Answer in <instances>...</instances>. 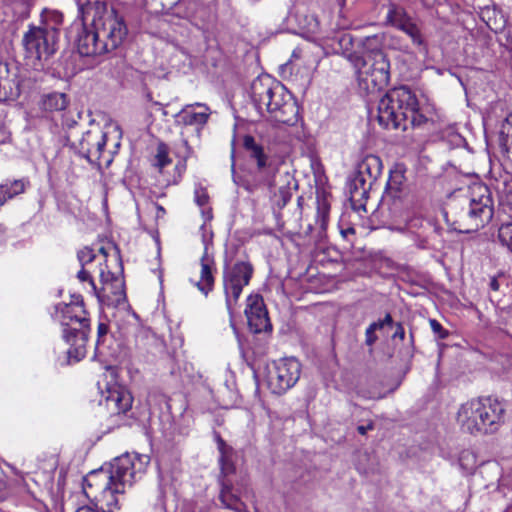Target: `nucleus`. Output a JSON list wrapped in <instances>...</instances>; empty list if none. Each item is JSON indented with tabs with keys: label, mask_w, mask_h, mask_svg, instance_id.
I'll list each match as a JSON object with an SVG mask.
<instances>
[{
	"label": "nucleus",
	"mask_w": 512,
	"mask_h": 512,
	"mask_svg": "<svg viewBox=\"0 0 512 512\" xmlns=\"http://www.w3.org/2000/svg\"><path fill=\"white\" fill-rule=\"evenodd\" d=\"M406 167L404 162H394L389 168V177L386 183L385 192L382 197L383 204H387L392 210L398 203L402 202V187L406 181Z\"/></svg>",
	"instance_id": "5701e85b"
},
{
	"label": "nucleus",
	"mask_w": 512,
	"mask_h": 512,
	"mask_svg": "<svg viewBox=\"0 0 512 512\" xmlns=\"http://www.w3.org/2000/svg\"><path fill=\"white\" fill-rule=\"evenodd\" d=\"M311 169L314 175L316 195L315 225L318 226V236L322 238L328 228L333 196L322 162H311Z\"/></svg>",
	"instance_id": "4468645a"
},
{
	"label": "nucleus",
	"mask_w": 512,
	"mask_h": 512,
	"mask_svg": "<svg viewBox=\"0 0 512 512\" xmlns=\"http://www.w3.org/2000/svg\"><path fill=\"white\" fill-rule=\"evenodd\" d=\"M107 143L106 133L98 131H87L83 134L79 142V157L86 160H113L116 154V150L108 151V155H105L104 147Z\"/></svg>",
	"instance_id": "4be33fe9"
},
{
	"label": "nucleus",
	"mask_w": 512,
	"mask_h": 512,
	"mask_svg": "<svg viewBox=\"0 0 512 512\" xmlns=\"http://www.w3.org/2000/svg\"><path fill=\"white\" fill-rule=\"evenodd\" d=\"M195 202L198 206L203 207L209 203V194L206 188L199 187L194 192Z\"/></svg>",
	"instance_id": "a18cd8bd"
},
{
	"label": "nucleus",
	"mask_w": 512,
	"mask_h": 512,
	"mask_svg": "<svg viewBox=\"0 0 512 512\" xmlns=\"http://www.w3.org/2000/svg\"><path fill=\"white\" fill-rule=\"evenodd\" d=\"M383 38L378 34L357 41V48L367 61L358 70V88L366 95L383 91L390 83V60L382 49Z\"/></svg>",
	"instance_id": "1a4fd4ad"
},
{
	"label": "nucleus",
	"mask_w": 512,
	"mask_h": 512,
	"mask_svg": "<svg viewBox=\"0 0 512 512\" xmlns=\"http://www.w3.org/2000/svg\"><path fill=\"white\" fill-rule=\"evenodd\" d=\"M53 317L61 326V337L68 345V363H78L87 355L91 317L81 294H71L68 303L55 305Z\"/></svg>",
	"instance_id": "20e7f679"
},
{
	"label": "nucleus",
	"mask_w": 512,
	"mask_h": 512,
	"mask_svg": "<svg viewBox=\"0 0 512 512\" xmlns=\"http://www.w3.org/2000/svg\"><path fill=\"white\" fill-rule=\"evenodd\" d=\"M382 167L383 162H357L356 172L349 186V201L354 211L366 212L369 192Z\"/></svg>",
	"instance_id": "ddd939ff"
},
{
	"label": "nucleus",
	"mask_w": 512,
	"mask_h": 512,
	"mask_svg": "<svg viewBox=\"0 0 512 512\" xmlns=\"http://www.w3.org/2000/svg\"><path fill=\"white\" fill-rule=\"evenodd\" d=\"M217 448L219 450L220 455L226 454L229 452H233L232 447L228 446L225 440L221 437L220 434H216Z\"/></svg>",
	"instance_id": "8fccbe9b"
},
{
	"label": "nucleus",
	"mask_w": 512,
	"mask_h": 512,
	"mask_svg": "<svg viewBox=\"0 0 512 512\" xmlns=\"http://www.w3.org/2000/svg\"><path fill=\"white\" fill-rule=\"evenodd\" d=\"M186 0H145V6L151 14H171L183 11Z\"/></svg>",
	"instance_id": "c9c22d12"
},
{
	"label": "nucleus",
	"mask_w": 512,
	"mask_h": 512,
	"mask_svg": "<svg viewBox=\"0 0 512 512\" xmlns=\"http://www.w3.org/2000/svg\"><path fill=\"white\" fill-rule=\"evenodd\" d=\"M172 153L178 160H188L195 156L194 148L189 144L188 139L181 132L178 139L174 140L169 146L163 141H158L156 147L155 160H171L169 154Z\"/></svg>",
	"instance_id": "a878e982"
},
{
	"label": "nucleus",
	"mask_w": 512,
	"mask_h": 512,
	"mask_svg": "<svg viewBox=\"0 0 512 512\" xmlns=\"http://www.w3.org/2000/svg\"><path fill=\"white\" fill-rule=\"evenodd\" d=\"M22 45L26 58L38 61L48 60L58 50V43L34 24L28 25V30L22 38Z\"/></svg>",
	"instance_id": "a211bd4d"
},
{
	"label": "nucleus",
	"mask_w": 512,
	"mask_h": 512,
	"mask_svg": "<svg viewBox=\"0 0 512 512\" xmlns=\"http://www.w3.org/2000/svg\"><path fill=\"white\" fill-rule=\"evenodd\" d=\"M374 427H375L374 422H373V421H369L367 425H359V426L357 427V431H358V433H359V434H361V435H366V433H367L368 431L373 430V429H374Z\"/></svg>",
	"instance_id": "603ef678"
},
{
	"label": "nucleus",
	"mask_w": 512,
	"mask_h": 512,
	"mask_svg": "<svg viewBox=\"0 0 512 512\" xmlns=\"http://www.w3.org/2000/svg\"><path fill=\"white\" fill-rule=\"evenodd\" d=\"M314 48L315 47L311 45L297 46L293 50L291 58L286 64V67L291 71H299L301 68H303L307 74H309L310 71L317 68L320 62L319 54L314 53Z\"/></svg>",
	"instance_id": "cd10ccee"
},
{
	"label": "nucleus",
	"mask_w": 512,
	"mask_h": 512,
	"mask_svg": "<svg viewBox=\"0 0 512 512\" xmlns=\"http://www.w3.org/2000/svg\"><path fill=\"white\" fill-rule=\"evenodd\" d=\"M497 239L499 243L512 253V222H498Z\"/></svg>",
	"instance_id": "a19ab883"
},
{
	"label": "nucleus",
	"mask_w": 512,
	"mask_h": 512,
	"mask_svg": "<svg viewBox=\"0 0 512 512\" xmlns=\"http://www.w3.org/2000/svg\"><path fill=\"white\" fill-rule=\"evenodd\" d=\"M176 16L186 19L203 34L210 33L218 21L216 4L198 0H186L183 11L176 12Z\"/></svg>",
	"instance_id": "f3484780"
},
{
	"label": "nucleus",
	"mask_w": 512,
	"mask_h": 512,
	"mask_svg": "<svg viewBox=\"0 0 512 512\" xmlns=\"http://www.w3.org/2000/svg\"><path fill=\"white\" fill-rule=\"evenodd\" d=\"M245 315L249 330L254 334L271 332L272 324L264 299L260 294H251L247 297Z\"/></svg>",
	"instance_id": "aec40b11"
},
{
	"label": "nucleus",
	"mask_w": 512,
	"mask_h": 512,
	"mask_svg": "<svg viewBox=\"0 0 512 512\" xmlns=\"http://www.w3.org/2000/svg\"><path fill=\"white\" fill-rule=\"evenodd\" d=\"M502 129V133H506L511 138L507 152L512 153V112L506 116Z\"/></svg>",
	"instance_id": "49530a36"
},
{
	"label": "nucleus",
	"mask_w": 512,
	"mask_h": 512,
	"mask_svg": "<svg viewBox=\"0 0 512 512\" xmlns=\"http://www.w3.org/2000/svg\"><path fill=\"white\" fill-rule=\"evenodd\" d=\"M186 168V162H154L149 172L151 184L159 189L177 185Z\"/></svg>",
	"instance_id": "412c9836"
},
{
	"label": "nucleus",
	"mask_w": 512,
	"mask_h": 512,
	"mask_svg": "<svg viewBox=\"0 0 512 512\" xmlns=\"http://www.w3.org/2000/svg\"><path fill=\"white\" fill-rule=\"evenodd\" d=\"M301 363L295 357H284L267 367V383L274 394L282 395L299 380Z\"/></svg>",
	"instance_id": "2eb2a0df"
},
{
	"label": "nucleus",
	"mask_w": 512,
	"mask_h": 512,
	"mask_svg": "<svg viewBox=\"0 0 512 512\" xmlns=\"http://www.w3.org/2000/svg\"><path fill=\"white\" fill-rule=\"evenodd\" d=\"M253 275L254 266L248 260H238L230 267L224 268L222 284L226 308L231 319L243 288L249 285Z\"/></svg>",
	"instance_id": "9b49d317"
},
{
	"label": "nucleus",
	"mask_w": 512,
	"mask_h": 512,
	"mask_svg": "<svg viewBox=\"0 0 512 512\" xmlns=\"http://www.w3.org/2000/svg\"><path fill=\"white\" fill-rule=\"evenodd\" d=\"M382 321L384 323V326L393 324V318L390 313H387L385 317L382 319Z\"/></svg>",
	"instance_id": "bf43d9fd"
},
{
	"label": "nucleus",
	"mask_w": 512,
	"mask_h": 512,
	"mask_svg": "<svg viewBox=\"0 0 512 512\" xmlns=\"http://www.w3.org/2000/svg\"><path fill=\"white\" fill-rule=\"evenodd\" d=\"M149 463L148 455L126 453L116 457L108 469L93 470L84 477L83 492L100 512H117L121 509L119 496L143 478Z\"/></svg>",
	"instance_id": "f257e3e1"
},
{
	"label": "nucleus",
	"mask_w": 512,
	"mask_h": 512,
	"mask_svg": "<svg viewBox=\"0 0 512 512\" xmlns=\"http://www.w3.org/2000/svg\"><path fill=\"white\" fill-rule=\"evenodd\" d=\"M386 20L391 26L405 33L419 53L426 54L428 52V43L418 21L411 17L403 7L390 5Z\"/></svg>",
	"instance_id": "dca6fc26"
},
{
	"label": "nucleus",
	"mask_w": 512,
	"mask_h": 512,
	"mask_svg": "<svg viewBox=\"0 0 512 512\" xmlns=\"http://www.w3.org/2000/svg\"><path fill=\"white\" fill-rule=\"evenodd\" d=\"M279 187L274 191L270 197L273 212L280 215L282 209L291 201L293 196V189H297L298 185L294 180L293 175L288 171H281V176H278Z\"/></svg>",
	"instance_id": "393cba45"
},
{
	"label": "nucleus",
	"mask_w": 512,
	"mask_h": 512,
	"mask_svg": "<svg viewBox=\"0 0 512 512\" xmlns=\"http://www.w3.org/2000/svg\"><path fill=\"white\" fill-rule=\"evenodd\" d=\"M393 338H399L400 340H404L405 330H404L402 323L399 322L396 324V330L393 334Z\"/></svg>",
	"instance_id": "864d4df0"
},
{
	"label": "nucleus",
	"mask_w": 512,
	"mask_h": 512,
	"mask_svg": "<svg viewBox=\"0 0 512 512\" xmlns=\"http://www.w3.org/2000/svg\"><path fill=\"white\" fill-rule=\"evenodd\" d=\"M200 267V277L194 285L201 294L207 297L214 290L215 274L217 273L215 260L208 255L207 250L204 251L200 259Z\"/></svg>",
	"instance_id": "c85d7f7f"
},
{
	"label": "nucleus",
	"mask_w": 512,
	"mask_h": 512,
	"mask_svg": "<svg viewBox=\"0 0 512 512\" xmlns=\"http://www.w3.org/2000/svg\"><path fill=\"white\" fill-rule=\"evenodd\" d=\"M115 250V269L112 270L108 265V251L105 247H100L98 253L88 246H85L77 253V259L81 269L77 272V278L80 282H88L93 295L99 301L110 298L109 294L120 300L125 296L123 263L119 248L112 244Z\"/></svg>",
	"instance_id": "f03ea898"
},
{
	"label": "nucleus",
	"mask_w": 512,
	"mask_h": 512,
	"mask_svg": "<svg viewBox=\"0 0 512 512\" xmlns=\"http://www.w3.org/2000/svg\"><path fill=\"white\" fill-rule=\"evenodd\" d=\"M105 408L114 426L131 425L132 405L134 398L131 392L117 382L107 383L105 389H101Z\"/></svg>",
	"instance_id": "f8f14e48"
},
{
	"label": "nucleus",
	"mask_w": 512,
	"mask_h": 512,
	"mask_svg": "<svg viewBox=\"0 0 512 512\" xmlns=\"http://www.w3.org/2000/svg\"><path fill=\"white\" fill-rule=\"evenodd\" d=\"M30 187V181L28 178H21L15 180H6L0 184L2 195L5 198V202L15 198L16 196L25 192Z\"/></svg>",
	"instance_id": "4c0bfd02"
},
{
	"label": "nucleus",
	"mask_w": 512,
	"mask_h": 512,
	"mask_svg": "<svg viewBox=\"0 0 512 512\" xmlns=\"http://www.w3.org/2000/svg\"><path fill=\"white\" fill-rule=\"evenodd\" d=\"M307 157L309 158V160H317L316 155H315L314 151H312V150L309 152Z\"/></svg>",
	"instance_id": "680f3d73"
},
{
	"label": "nucleus",
	"mask_w": 512,
	"mask_h": 512,
	"mask_svg": "<svg viewBox=\"0 0 512 512\" xmlns=\"http://www.w3.org/2000/svg\"><path fill=\"white\" fill-rule=\"evenodd\" d=\"M370 326H374V330L377 331L384 327V323L382 319H379L378 321L372 322Z\"/></svg>",
	"instance_id": "13d9d810"
},
{
	"label": "nucleus",
	"mask_w": 512,
	"mask_h": 512,
	"mask_svg": "<svg viewBox=\"0 0 512 512\" xmlns=\"http://www.w3.org/2000/svg\"><path fill=\"white\" fill-rule=\"evenodd\" d=\"M338 3L340 5V7L342 8L345 6L346 0H338Z\"/></svg>",
	"instance_id": "774afa93"
},
{
	"label": "nucleus",
	"mask_w": 512,
	"mask_h": 512,
	"mask_svg": "<svg viewBox=\"0 0 512 512\" xmlns=\"http://www.w3.org/2000/svg\"><path fill=\"white\" fill-rule=\"evenodd\" d=\"M75 512H100L98 509H94L91 506L84 505L79 507Z\"/></svg>",
	"instance_id": "4d7b16f0"
},
{
	"label": "nucleus",
	"mask_w": 512,
	"mask_h": 512,
	"mask_svg": "<svg viewBox=\"0 0 512 512\" xmlns=\"http://www.w3.org/2000/svg\"><path fill=\"white\" fill-rule=\"evenodd\" d=\"M337 53H340L352 66L356 81L358 82V70L367 66V61L357 48V42L352 34L341 33L337 37Z\"/></svg>",
	"instance_id": "b1692460"
},
{
	"label": "nucleus",
	"mask_w": 512,
	"mask_h": 512,
	"mask_svg": "<svg viewBox=\"0 0 512 512\" xmlns=\"http://www.w3.org/2000/svg\"><path fill=\"white\" fill-rule=\"evenodd\" d=\"M233 452L220 455L219 464L223 479H229L230 475L235 474L236 466L232 459Z\"/></svg>",
	"instance_id": "79ce46f5"
},
{
	"label": "nucleus",
	"mask_w": 512,
	"mask_h": 512,
	"mask_svg": "<svg viewBox=\"0 0 512 512\" xmlns=\"http://www.w3.org/2000/svg\"><path fill=\"white\" fill-rule=\"evenodd\" d=\"M81 118V113L79 112H71L70 110H65L61 113V125L63 128L71 129L73 128L78 119Z\"/></svg>",
	"instance_id": "37998d69"
},
{
	"label": "nucleus",
	"mask_w": 512,
	"mask_h": 512,
	"mask_svg": "<svg viewBox=\"0 0 512 512\" xmlns=\"http://www.w3.org/2000/svg\"><path fill=\"white\" fill-rule=\"evenodd\" d=\"M242 148L254 160H267L264 146L257 142L255 137L246 134L242 138Z\"/></svg>",
	"instance_id": "58836bf2"
},
{
	"label": "nucleus",
	"mask_w": 512,
	"mask_h": 512,
	"mask_svg": "<svg viewBox=\"0 0 512 512\" xmlns=\"http://www.w3.org/2000/svg\"><path fill=\"white\" fill-rule=\"evenodd\" d=\"M304 201H305V199H304V197H303V196H298V197H297V206H298V208H299L301 211H302V209H303Z\"/></svg>",
	"instance_id": "052dcab7"
},
{
	"label": "nucleus",
	"mask_w": 512,
	"mask_h": 512,
	"mask_svg": "<svg viewBox=\"0 0 512 512\" xmlns=\"http://www.w3.org/2000/svg\"><path fill=\"white\" fill-rule=\"evenodd\" d=\"M67 94L60 92H51L41 97L39 107L44 112L54 113L65 111L69 105Z\"/></svg>",
	"instance_id": "f704fd0d"
},
{
	"label": "nucleus",
	"mask_w": 512,
	"mask_h": 512,
	"mask_svg": "<svg viewBox=\"0 0 512 512\" xmlns=\"http://www.w3.org/2000/svg\"><path fill=\"white\" fill-rule=\"evenodd\" d=\"M219 500L223 506L235 512L245 510V504L240 497L233 493V484L229 479H222Z\"/></svg>",
	"instance_id": "72a5a7b5"
},
{
	"label": "nucleus",
	"mask_w": 512,
	"mask_h": 512,
	"mask_svg": "<svg viewBox=\"0 0 512 512\" xmlns=\"http://www.w3.org/2000/svg\"><path fill=\"white\" fill-rule=\"evenodd\" d=\"M112 338L113 336L110 333L109 324L105 322H99L97 326V338L95 343L94 357H114L116 355V350L110 347V342L112 341Z\"/></svg>",
	"instance_id": "473e14b6"
},
{
	"label": "nucleus",
	"mask_w": 512,
	"mask_h": 512,
	"mask_svg": "<svg viewBox=\"0 0 512 512\" xmlns=\"http://www.w3.org/2000/svg\"><path fill=\"white\" fill-rule=\"evenodd\" d=\"M146 97L153 104L154 100L152 98V94L151 93H147Z\"/></svg>",
	"instance_id": "338daca9"
},
{
	"label": "nucleus",
	"mask_w": 512,
	"mask_h": 512,
	"mask_svg": "<svg viewBox=\"0 0 512 512\" xmlns=\"http://www.w3.org/2000/svg\"><path fill=\"white\" fill-rule=\"evenodd\" d=\"M499 277H503V274H499L498 276H492L489 280V291L490 292H498L500 289Z\"/></svg>",
	"instance_id": "3c124183"
},
{
	"label": "nucleus",
	"mask_w": 512,
	"mask_h": 512,
	"mask_svg": "<svg viewBox=\"0 0 512 512\" xmlns=\"http://www.w3.org/2000/svg\"><path fill=\"white\" fill-rule=\"evenodd\" d=\"M489 172L505 186L499 198L496 220L512 222V162H489Z\"/></svg>",
	"instance_id": "6ab92c4d"
},
{
	"label": "nucleus",
	"mask_w": 512,
	"mask_h": 512,
	"mask_svg": "<svg viewBox=\"0 0 512 512\" xmlns=\"http://www.w3.org/2000/svg\"><path fill=\"white\" fill-rule=\"evenodd\" d=\"M480 19L493 32H501L506 25V19L502 12L494 6H485L479 12Z\"/></svg>",
	"instance_id": "e433bc0d"
},
{
	"label": "nucleus",
	"mask_w": 512,
	"mask_h": 512,
	"mask_svg": "<svg viewBox=\"0 0 512 512\" xmlns=\"http://www.w3.org/2000/svg\"><path fill=\"white\" fill-rule=\"evenodd\" d=\"M423 5L430 6L435 0H421Z\"/></svg>",
	"instance_id": "0e129e2a"
},
{
	"label": "nucleus",
	"mask_w": 512,
	"mask_h": 512,
	"mask_svg": "<svg viewBox=\"0 0 512 512\" xmlns=\"http://www.w3.org/2000/svg\"><path fill=\"white\" fill-rule=\"evenodd\" d=\"M338 227H339V230H340V234L342 235V237L344 239H348L350 235H355L356 234V230L353 226H350V225H344V221L343 219H341L338 223Z\"/></svg>",
	"instance_id": "de8ad7c7"
},
{
	"label": "nucleus",
	"mask_w": 512,
	"mask_h": 512,
	"mask_svg": "<svg viewBox=\"0 0 512 512\" xmlns=\"http://www.w3.org/2000/svg\"><path fill=\"white\" fill-rule=\"evenodd\" d=\"M505 415V405L497 397L479 396L460 405L456 423L464 434L492 435L504 425Z\"/></svg>",
	"instance_id": "0eeeda50"
},
{
	"label": "nucleus",
	"mask_w": 512,
	"mask_h": 512,
	"mask_svg": "<svg viewBox=\"0 0 512 512\" xmlns=\"http://www.w3.org/2000/svg\"><path fill=\"white\" fill-rule=\"evenodd\" d=\"M153 105L157 107V111H160L161 112V115L165 118L168 116V111L165 109V106L158 102V101H154L153 102Z\"/></svg>",
	"instance_id": "6e6d98bb"
},
{
	"label": "nucleus",
	"mask_w": 512,
	"mask_h": 512,
	"mask_svg": "<svg viewBox=\"0 0 512 512\" xmlns=\"http://www.w3.org/2000/svg\"><path fill=\"white\" fill-rule=\"evenodd\" d=\"M85 23V21H83ZM128 33L123 17L116 10L103 11L94 16L92 27L83 24L77 38V49L82 56H96L118 48Z\"/></svg>",
	"instance_id": "423d86ee"
},
{
	"label": "nucleus",
	"mask_w": 512,
	"mask_h": 512,
	"mask_svg": "<svg viewBox=\"0 0 512 512\" xmlns=\"http://www.w3.org/2000/svg\"><path fill=\"white\" fill-rule=\"evenodd\" d=\"M378 340L374 326H368L365 331V343L368 346H373Z\"/></svg>",
	"instance_id": "09e8293b"
},
{
	"label": "nucleus",
	"mask_w": 512,
	"mask_h": 512,
	"mask_svg": "<svg viewBox=\"0 0 512 512\" xmlns=\"http://www.w3.org/2000/svg\"><path fill=\"white\" fill-rule=\"evenodd\" d=\"M78 8V18L86 21L87 17L91 14L92 10L100 13L101 9H105V3L100 0H75Z\"/></svg>",
	"instance_id": "ea45409f"
},
{
	"label": "nucleus",
	"mask_w": 512,
	"mask_h": 512,
	"mask_svg": "<svg viewBox=\"0 0 512 512\" xmlns=\"http://www.w3.org/2000/svg\"><path fill=\"white\" fill-rule=\"evenodd\" d=\"M430 146L436 150L445 151L448 149V143L445 140H440L436 143L430 144Z\"/></svg>",
	"instance_id": "5fc2aeb1"
},
{
	"label": "nucleus",
	"mask_w": 512,
	"mask_h": 512,
	"mask_svg": "<svg viewBox=\"0 0 512 512\" xmlns=\"http://www.w3.org/2000/svg\"><path fill=\"white\" fill-rule=\"evenodd\" d=\"M0 191H2V190L0 189ZM5 203H6V202H5V198H4V196L2 195V192H0V208H1Z\"/></svg>",
	"instance_id": "e2e57ef3"
},
{
	"label": "nucleus",
	"mask_w": 512,
	"mask_h": 512,
	"mask_svg": "<svg viewBox=\"0 0 512 512\" xmlns=\"http://www.w3.org/2000/svg\"><path fill=\"white\" fill-rule=\"evenodd\" d=\"M493 215L492 193L483 183L469 186L465 193L454 194L444 210V218L451 229L466 234L484 228Z\"/></svg>",
	"instance_id": "7ed1b4c3"
},
{
	"label": "nucleus",
	"mask_w": 512,
	"mask_h": 512,
	"mask_svg": "<svg viewBox=\"0 0 512 512\" xmlns=\"http://www.w3.org/2000/svg\"><path fill=\"white\" fill-rule=\"evenodd\" d=\"M64 22V15L59 10L44 8L40 14V24L36 25L49 37L59 43L60 31Z\"/></svg>",
	"instance_id": "7c9ffc66"
},
{
	"label": "nucleus",
	"mask_w": 512,
	"mask_h": 512,
	"mask_svg": "<svg viewBox=\"0 0 512 512\" xmlns=\"http://www.w3.org/2000/svg\"><path fill=\"white\" fill-rule=\"evenodd\" d=\"M210 114V108L206 104L196 103L195 105L185 106L174 117L177 118L179 124L195 126L199 130L206 125Z\"/></svg>",
	"instance_id": "bb28decb"
},
{
	"label": "nucleus",
	"mask_w": 512,
	"mask_h": 512,
	"mask_svg": "<svg viewBox=\"0 0 512 512\" xmlns=\"http://www.w3.org/2000/svg\"><path fill=\"white\" fill-rule=\"evenodd\" d=\"M289 136L279 130H273L269 134L267 150L268 152L279 160H285L286 157H290L292 147L289 141Z\"/></svg>",
	"instance_id": "2f4dec72"
},
{
	"label": "nucleus",
	"mask_w": 512,
	"mask_h": 512,
	"mask_svg": "<svg viewBox=\"0 0 512 512\" xmlns=\"http://www.w3.org/2000/svg\"><path fill=\"white\" fill-rule=\"evenodd\" d=\"M432 332L436 335V337L440 340H444L448 338L449 331L445 329L442 324L436 319H430L429 321Z\"/></svg>",
	"instance_id": "c03bdc74"
},
{
	"label": "nucleus",
	"mask_w": 512,
	"mask_h": 512,
	"mask_svg": "<svg viewBox=\"0 0 512 512\" xmlns=\"http://www.w3.org/2000/svg\"><path fill=\"white\" fill-rule=\"evenodd\" d=\"M377 120L384 129L407 130L420 127L428 118L420 112L416 95L407 87H395L380 99Z\"/></svg>",
	"instance_id": "6e6552de"
},
{
	"label": "nucleus",
	"mask_w": 512,
	"mask_h": 512,
	"mask_svg": "<svg viewBox=\"0 0 512 512\" xmlns=\"http://www.w3.org/2000/svg\"><path fill=\"white\" fill-rule=\"evenodd\" d=\"M318 27H319V22L317 20H315V27L311 29V31L313 33H315L317 30H318Z\"/></svg>",
	"instance_id": "69168bd1"
},
{
	"label": "nucleus",
	"mask_w": 512,
	"mask_h": 512,
	"mask_svg": "<svg viewBox=\"0 0 512 512\" xmlns=\"http://www.w3.org/2000/svg\"><path fill=\"white\" fill-rule=\"evenodd\" d=\"M284 162H231L233 181L238 186L253 192L261 186L273 187L279 184L281 164Z\"/></svg>",
	"instance_id": "9d476101"
},
{
	"label": "nucleus",
	"mask_w": 512,
	"mask_h": 512,
	"mask_svg": "<svg viewBox=\"0 0 512 512\" xmlns=\"http://www.w3.org/2000/svg\"><path fill=\"white\" fill-rule=\"evenodd\" d=\"M21 94L17 74L11 73L7 65L0 64V102L15 101Z\"/></svg>",
	"instance_id": "c756f323"
},
{
	"label": "nucleus",
	"mask_w": 512,
	"mask_h": 512,
	"mask_svg": "<svg viewBox=\"0 0 512 512\" xmlns=\"http://www.w3.org/2000/svg\"><path fill=\"white\" fill-rule=\"evenodd\" d=\"M250 97L263 115L267 112L270 118L281 124L294 126L299 121V106L286 87L268 74L255 78L250 87Z\"/></svg>",
	"instance_id": "39448f33"
}]
</instances>
